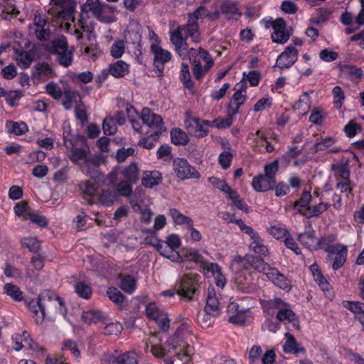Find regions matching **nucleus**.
<instances>
[{"instance_id":"nucleus-39","label":"nucleus","mask_w":364,"mask_h":364,"mask_svg":"<svg viewBox=\"0 0 364 364\" xmlns=\"http://www.w3.org/2000/svg\"><path fill=\"white\" fill-rule=\"evenodd\" d=\"M79 187H80V190L81 193L84 196H86L87 197V198H86L84 196V198L87 200V202L89 204H92V200L91 199V197L93 196L96 192L95 186L92 183H90L89 181H85L82 182L80 184Z\"/></svg>"},{"instance_id":"nucleus-61","label":"nucleus","mask_w":364,"mask_h":364,"mask_svg":"<svg viewBox=\"0 0 364 364\" xmlns=\"http://www.w3.org/2000/svg\"><path fill=\"white\" fill-rule=\"evenodd\" d=\"M111 55L115 58H120L124 52V43L123 41H118L113 43L111 47Z\"/></svg>"},{"instance_id":"nucleus-33","label":"nucleus","mask_w":364,"mask_h":364,"mask_svg":"<svg viewBox=\"0 0 364 364\" xmlns=\"http://www.w3.org/2000/svg\"><path fill=\"white\" fill-rule=\"evenodd\" d=\"M124 178L130 183H135L139 179V169L136 164H131L122 171Z\"/></svg>"},{"instance_id":"nucleus-27","label":"nucleus","mask_w":364,"mask_h":364,"mask_svg":"<svg viewBox=\"0 0 364 364\" xmlns=\"http://www.w3.org/2000/svg\"><path fill=\"white\" fill-rule=\"evenodd\" d=\"M218 316V315L203 309V311L198 312L197 321L201 328H208L213 326L215 318Z\"/></svg>"},{"instance_id":"nucleus-53","label":"nucleus","mask_w":364,"mask_h":364,"mask_svg":"<svg viewBox=\"0 0 364 364\" xmlns=\"http://www.w3.org/2000/svg\"><path fill=\"white\" fill-rule=\"evenodd\" d=\"M116 200V194L109 190H103L100 196V200L104 205H111Z\"/></svg>"},{"instance_id":"nucleus-9","label":"nucleus","mask_w":364,"mask_h":364,"mask_svg":"<svg viewBox=\"0 0 364 364\" xmlns=\"http://www.w3.org/2000/svg\"><path fill=\"white\" fill-rule=\"evenodd\" d=\"M186 114L187 117L184 123L188 133L198 138H203L207 136L209 130L200 122V119L191 117L188 112Z\"/></svg>"},{"instance_id":"nucleus-13","label":"nucleus","mask_w":364,"mask_h":364,"mask_svg":"<svg viewBox=\"0 0 364 364\" xmlns=\"http://www.w3.org/2000/svg\"><path fill=\"white\" fill-rule=\"evenodd\" d=\"M228 311L230 314L228 321L235 325H243L247 321L248 311L240 309L238 304L231 302L228 306Z\"/></svg>"},{"instance_id":"nucleus-41","label":"nucleus","mask_w":364,"mask_h":364,"mask_svg":"<svg viewBox=\"0 0 364 364\" xmlns=\"http://www.w3.org/2000/svg\"><path fill=\"white\" fill-rule=\"evenodd\" d=\"M23 247L28 248L31 252H38L41 249V242L33 237H23L21 240Z\"/></svg>"},{"instance_id":"nucleus-38","label":"nucleus","mask_w":364,"mask_h":364,"mask_svg":"<svg viewBox=\"0 0 364 364\" xmlns=\"http://www.w3.org/2000/svg\"><path fill=\"white\" fill-rule=\"evenodd\" d=\"M171 141L176 145H186L189 139L187 134L180 129H175L171 132Z\"/></svg>"},{"instance_id":"nucleus-51","label":"nucleus","mask_w":364,"mask_h":364,"mask_svg":"<svg viewBox=\"0 0 364 364\" xmlns=\"http://www.w3.org/2000/svg\"><path fill=\"white\" fill-rule=\"evenodd\" d=\"M121 289L125 292L132 293L136 287V280L132 276L127 275L121 281Z\"/></svg>"},{"instance_id":"nucleus-5","label":"nucleus","mask_w":364,"mask_h":364,"mask_svg":"<svg viewBox=\"0 0 364 364\" xmlns=\"http://www.w3.org/2000/svg\"><path fill=\"white\" fill-rule=\"evenodd\" d=\"M140 119L150 136H159L163 132L164 122L161 117L152 112L149 108L145 107L142 109Z\"/></svg>"},{"instance_id":"nucleus-32","label":"nucleus","mask_w":364,"mask_h":364,"mask_svg":"<svg viewBox=\"0 0 364 364\" xmlns=\"http://www.w3.org/2000/svg\"><path fill=\"white\" fill-rule=\"evenodd\" d=\"M312 197L309 191H305L302 193L300 199L296 201L294 204V208L297 210L299 213L304 215L305 209L309 208V203Z\"/></svg>"},{"instance_id":"nucleus-19","label":"nucleus","mask_w":364,"mask_h":364,"mask_svg":"<svg viewBox=\"0 0 364 364\" xmlns=\"http://www.w3.org/2000/svg\"><path fill=\"white\" fill-rule=\"evenodd\" d=\"M276 180H272L265 175H259L255 177L252 182L253 188L257 192H265L274 188Z\"/></svg>"},{"instance_id":"nucleus-40","label":"nucleus","mask_w":364,"mask_h":364,"mask_svg":"<svg viewBox=\"0 0 364 364\" xmlns=\"http://www.w3.org/2000/svg\"><path fill=\"white\" fill-rule=\"evenodd\" d=\"M6 127L9 129V132L17 136L22 135L28 130V126L24 122H14L12 121H9L6 123Z\"/></svg>"},{"instance_id":"nucleus-20","label":"nucleus","mask_w":364,"mask_h":364,"mask_svg":"<svg viewBox=\"0 0 364 364\" xmlns=\"http://www.w3.org/2000/svg\"><path fill=\"white\" fill-rule=\"evenodd\" d=\"M286 341L283 345V350L287 353H305L306 349L299 343L294 336L289 332H287L284 335Z\"/></svg>"},{"instance_id":"nucleus-8","label":"nucleus","mask_w":364,"mask_h":364,"mask_svg":"<svg viewBox=\"0 0 364 364\" xmlns=\"http://www.w3.org/2000/svg\"><path fill=\"white\" fill-rule=\"evenodd\" d=\"M271 26L274 30L271 35L274 43L284 44L289 39L291 33L287 28L286 22L283 18H278L272 21Z\"/></svg>"},{"instance_id":"nucleus-55","label":"nucleus","mask_w":364,"mask_h":364,"mask_svg":"<svg viewBox=\"0 0 364 364\" xmlns=\"http://www.w3.org/2000/svg\"><path fill=\"white\" fill-rule=\"evenodd\" d=\"M146 313L149 318L154 321L158 320L164 314L155 304H149L146 308Z\"/></svg>"},{"instance_id":"nucleus-7","label":"nucleus","mask_w":364,"mask_h":364,"mask_svg":"<svg viewBox=\"0 0 364 364\" xmlns=\"http://www.w3.org/2000/svg\"><path fill=\"white\" fill-rule=\"evenodd\" d=\"M173 168L177 177L181 180L199 178V172L189 164L186 159L177 158L173 161Z\"/></svg>"},{"instance_id":"nucleus-14","label":"nucleus","mask_w":364,"mask_h":364,"mask_svg":"<svg viewBox=\"0 0 364 364\" xmlns=\"http://www.w3.org/2000/svg\"><path fill=\"white\" fill-rule=\"evenodd\" d=\"M170 41L174 45L175 50L177 54L182 58H187L188 53V47L186 42V38H183L182 34L178 30H175L171 33Z\"/></svg>"},{"instance_id":"nucleus-64","label":"nucleus","mask_w":364,"mask_h":364,"mask_svg":"<svg viewBox=\"0 0 364 364\" xmlns=\"http://www.w3.org/2000/svg\"><path fill=\"white\" fill-rule=\"evenodd\" d=\"M87 156V153L85 149L82 148H74L71 150V154L70 156V159L77 163L80 160L85 159Z\"/></svg>"},{"instance_id":"nucleus-2","label":"nucleus","mask_w":364,"mask_h":364,"mask_svg":"<svg viewBox=\"0 0 364 364\" xmlns=\"http://www.w3.org/2000/svg\"><path fill=\"white\" fill-rule=\"evenodd\" d=\"M64 303L61 298L50 291L43 292L38 298L31 300L28 304V309L31 316L37 323L44 320L46 309H52L57 306L61 308Z\"/></svg>"},{"instance_id":"nucleus-37","label":"nucleus","mask_w":364,"mask_h":364,"mask_svg":"<svg viewBox=\"0 0 364 364\" xmlns=\"http://www.w3.org/2000/svg\"><path fill=\"white\" fill-rule=\"evenodd\" d=\"M104 318L103 314L99 310H89L84 311L82 315V321L86 323H97Z\"/></svg>"},{"instance_id":"nucleus-46","label":"nucleus","mask_w":364,"mask_h":364,"mask_svg":"<svg viewBox=\"0 0 364 364\" xmlns=\"http://www.w3.org/2000/svg\"><path fill=\"white\" fill-rule=\"evenodd\" d=\"M108 298L117 305H121L124 300V295L117 289L109 287L107 291Z\"/></svg>"},{"instance_id":"nucleus-47","label":"nucleus","mask_w":364,"mask_h":364,"mask_svg":"<svg viewBox=\"0 0 364 364\" xmlns=\"http://www.w3.org/2000/svg\"><path fill=\"white\" fill-rule=\"evenodd\" d=\"M102 129L106 135H113L117 132V127L112 117H107L103 120Z\"/></svg>"},{"instance_id":"nucleus-49","label":"nucleus","mask_w":364,"mask_h":364,"mask_svg":"<svg viewBox=\"0 0 364 364\" xmlns=\"http://www.w3.org/2000/svg\"><path fill=\"white\" fill-rule=\"evenodd\" d=\"M18 65L23 69H26L30 66L33 62L31 55L27 51L21 52L16 58Z\"/></svg>"},{"instance_id":"nucleus-63","label":"nucleus","mask_w":364,"mask_h":364,"mask_svg":"<svg viewBox=\"0 0 364 364\" xmlns=\"http://www.w3.org/2000/svg\"><path fill=\"white\" fill-rule=\"evenodd\" d=\"M147 137H143L141 139L138 145L142 146L146 149H151L155 146V143L156 142L159 136H150L149 134H146Z\"/></svg>"},{"instance_id":"nucleus-43","label":"nucleus","mask_w":364,"mask_h":364,"mask_svg":"<svg viewBox=\"0 0 364 364\" xmlns=\"http://www.w3.org/2000/svg\"><path fill=\"white\" fill-rule=\"evenodd\" d=\"M27 220H29L31 223L41 228H46L48 224L46 217L38 212L28 213Z\"/></svg>"},{"instance_id":"nucleus-16","label":"nucleus","mask_w":364,"mask_h":364,"mask_svg":"<svg viewBox=\"0 0 364 364\" xmlns=\"http://www.w3.org/2000/svg\"><path fill=\"white\" fill-rule=\"evenodd\" d=\"M176 30H178L180 33L182 35L183 32H184L186 34V38H191L193 43H198L201 40L198 22L192 21H191V19L189 18L188 20V23L186 25L178 26Z\"/></svg>"},{"instance_id":"nucleus-10","label":"nucleus","mask_w":364,"mask_h":364,"mask_svg":"<svg viewBox=\"0 0 364 364\" xmlns=\"http://www.w3.org/2000/svg\"><path fill=\"white\" fill-rule=\"evenodd\" d=\"M103 360L109 364H139V356L134 350H130L120 355L105 354Z\"/></svg>"},{"instance_id":"nucleus-21","label":"nucleus","mask_w":364,"mask_h":364,"mask_svg":"<svg viewBox=\"0 0 364 364\" xmlns=\"http://www.w3.org/2000/svg\"><path fill=\"white\" fill-rule=\"evenodd\" d=\"M332 255H335L332 267L334 270L340 269L345 263L347 257V248L346 246L336 245L332 247L331 251Z\"/></svg>"},{"instance_id":"nucleus-54","label":"nucleus","mask_w":364,"mask_h":364,"mask_svg":"<svg viewBox=\"0 0 364 364\" xmlns=\"http://www.w3.org/2000/svg\"><path fill=\"white\" fill-rule=\"evenodd\" d=\"M46 92L55 100H59L63 95V92L59 85L55 82H49L46 87Z\"/></svg>"},{"instance_id":"nucleus-60","label":"nucleus","mask_w":364,"mask_h":364,"mask_svg":"<svg viewBox=\"0 0 364 364\" xmlns=\"http://www.w3.org/2000/svg\"><path fill=\"white\" fill-rule=\"evenodd\" d=\"M360 126L354 121H350L344 127V131L348 137H353L358 132H360Z\"/></svg>"},{"instance_id":"nucleus-15","label":"nucleus","mask_w":364,"mask_h":364,"mask_svg":"<svg viewBox=\"0 0 364 364\" xmlns=\"http://www.w3.org/2000/svg\"><path fill=\"white\" fill-rule=\"evenodd\" d=\"M267 277L275 286L286 291L291 289L290 281L276 268L272 267L270 271L267 272Z\"/></svg>"},{"instance_id":"nucleus-58","label":"nucleus","mask_w":364,"mask_h":364,"mask_svg":"<svg viewBox=\"0 0 364 364\" xmlns=\"http://www.w3.org/2000/svg\"><path fill=\"white\" fill-rule=\"evenodd\" d=\"M208 16V11L204 6H200L193 13L188 14V18L191 21L197 22L198 19H203Z\"/></svg>"},{"instance_id":"nucleus-12","label":"nucleus","mask_w":364,"mask_h":364,"mask_svg":"<svg viewBox=\"0 0 364 364\" xmlns=\"http://www.w3.org/2000/svg\"><path fill=\"white\" fill-rule=\"evenodd\" d=\"M151 50L154 55V65L157 69L158 75L162 76L164 65L171 60V54L169 51L163 49L157 45H152Z\"/></svg>"},{"instance_id":"nucleus-24","label":"nucleus","mask_w":364,"mask_h":364,"mask_svg":"<svg viewBox=\"0 0 364 364\" xmlns=\"http://www.w3.org/2000/svg\"><path fill=\"white\" fill-rule=\"evenodd\" d=\"M50 4L58 14L60 13L70 14L74 11V0H50Z\"/></svg>"},{"instance_id":"nucleus-57","label":"nucleus","mask_w":364,"mask_h":364,"mask_svg":"<svg viewBox=\"0 0 364 364\" xmlns=\"http://www.w3.org/2000/svg\"><path fill=\"white\" fill-rule=\"evenodd\" d=\"M14 211L18 216L24 217V220L28 219V213H32L30 211L28 204L26 201L18 203L14 207Z\"/></svg>"},{"instance_id":"nucleus-34","label":"nucleus","mask_w":364,"mask_h":364,"mask_svg":"<svg viewBox=\"0 0 364 364\" xmlns=\"http://www.w3.org/2000/svg\"><path fill=\"white\" fill-rule=\"evenodd\" d=\"M329 206L330 204L324 203L310 206L309 208L305 209V211H304V216L308 218L318 217L320 214L325 212Z\"/></svg>"},{"instance_id":"nucleus-45","label":"nucleus","mask_w":364,"mask_h":364,"mask_svg":"<svg viewBox=\"0 0 364 364\" xmlns=\"http://www.w3.org/2000/svg\"><path fill=\"white\" fill-rule=\"evenodd\" d=\"M180 77L181 82L184 84L186 87L188 89L193 88V83L191 78V74L188 64L182 63Z\"/></svg>"},{"instance_id":"nucleus-44","label":"nucleus","mask_w":364,"mask_h":364,"mask_svg":"<svg viewBox=\"0 0 364 364\" xmlns=\"http://www.w3.org/2000/svg\"><path fill=\"white\" fill-rule=\"evenodd\" d=\"M336 143V139L333 137H326L321 141L316 143L311 149V152L315 154L320 151H324Z\"/></svg>"},{"instance_id":"nucleus-62","label":"nucleus","mask_w":364,"mask_h":364,"mask_svg":"<svg viewBox=\"0 0 364 364\" xmlns=\"http://www.w3.org/2000/svg\"><path fill=\"white\" fill-rule=\"evenodd\" d=\"M35 33L36 38L41 41H47L50 38L51 31L49 26L41 28H36Z\"/></svg>"},{"instance_id":"nucleus-3","label":"nucleus","mask_w":364,"mask_h":364,"mask_svg":"<svg viewBox=\"0 0 364 364\" xmlns=\"http://www.w3.org/2000/svg\"><path fill=\"white\" fill-rule=\"evenodd\" d=\"M187 58L193 65V74L196 80H200L213 66L214 61L208 50L200 47L190 48Z\"/></svg>"},{"instance_id":"nucleus-36","label":"nucleus","mask_w":364,"mask_h":364,"mask_svg":"<svg viewBox=\"0 0 364 364\" xmlns=\"http://www.w3.org/2000/svg\"><path fill=\"white\" fill-rule=\"evenodd\" d=\"M170 215L176 225H185L186 228L189 226L193 220L190 217L183 215L179 210L175 208L170 209Z\"/></svg>"},{"instance_id":"nucleus-25","label":"nucleus","mask_w":364,"mask_h":364,"mask_svg":"<svg viewBox=\"0 0 364 364\" xmlns=\"http://www.w3.org/2000/svg\"><path fill=\"white\" fill-rule=\"evenodd\" d=\"M298 240L304 247L310 250L317 249L319 245V242L315 237L314 230L299 234Z\"/></svg>"},{"instance_id":"nucleus-35","label":"nucleus","mask_w":364,"mask_h":364,"mask_svg":"<svg viewBox=\"0 0 364 364\" xmlns=\"http://www.w3.org/2000/svg\"><path fill=\"white\" fill-rule=\"evenodd\" d=\"M4 291L14 301H21L23 299V292L13 284L9 283L4 286Z\"/></svg>"},{"instance_id":"nucleus-56","label":"nucleus","mask_w":364,"mask_h":364,"mask_svg":"<svg viewBox=\"0 0 364 364\" xmlns=\"http://www.w3.org/2000/svg\"><path fill=\"white\" fill-rule=\"evenodd\" d=\"M62 350H70L72 353L73 355L76 358H78L80 357V352L78 349V347H77L76 343L74 341H72L70 339L65 341L62 346Z\"/></svg>"},{"instance_id":"nucleus-30","label":"nucleus","mask_w":364,"mask_h":364,"mask_svg":"<svg viewBox=\"0 0 364 364\" xmlns=\"http://www.w3.org/2000/svg\"><path fill=\"white\" fill-rule=\"evenodd\" d=\"M249 249L259 257H265L269 255V250L264 245L263 240L260 237L249 245Z\"/></svg>"},{"instance_id":"nucleus-18","label":"nucleus","mask_w":364,"mask_h":364,"mask_svg":"<svg viewBox=\"0 0 364 364\" xmlns=\"http://www.w3.org/2000/svg\"><path fill=\"white\" fill-rule=\"evenodd\" d=\"M277 318L284 323H291L297 331L300 329L299 321L293 311L289 308H281L277 314Z\"/></svg>"},{"instance_id":"nucleus-26","label":"nucleus","mask_w":364,"mask_h":364,"mask_svg":"<svg viewBox=\"0 0 364 364\" xmlns=\"http://www.w3.org/2000/svg\"><path fill=\"white\" fill-rule=\"evenodd\" d=\"M129 65L123 60H117L109 66L108 73L115 77H122L129 73Z\"/></svg>"},{"instance_id":"nucleus-28","label":"nucleus","mask_w":364,"mask_h":364,"mask_svg":"<svg viewBox=\"0 0 364 364\" xmlns=\"http://www.w3.org/2000/svg\"><path fill=\"white\" fill-rule=\"evenodd\" d=\"M204 309L215 314V315H220V310L219 307V301L213 290L208 291V295L206 299V304Z\"/></svg>"},{"instance_id":"nucleus-50","label":"nucleus","mask_w":364,"mask_h":364,"mask_svg":"<svg viewBox=\"0 0 364 364\" xmlns=\"http://www.w3.org/2000/svg\"><path fill=\"white\" fill-rule=\"evenodd\" d=\"M64 100L63 105L66 109H70L73 106V102L75 101L79 95L77 92L71 90H65L64 92Z\"/></svg>"},{"instance_id":"nucleus-22","label":"nucleus","mask_w":364,"mask_h":364,"mask_svg":"<svg viewBox=\"0 0 364 364\" xmlns=\"http://www.w3.org/2000/svg\"><path fill=\"white\" fill-rule=\"evenodd\" d=\"M221 13L225 15L228 20L238 19L242 13L239 11L235 2L226 1L221 6Z\"/></svg>"},{"instance_id":"nucleus-23","label":"nucleus","mask_w":364,"mask_h":364,"mask_svg":"<svg viewBox=\"0 0 364 364\" xmlns=\"http://www.w3.org/2000/svg\"><path fill=\"white\" fill-rule=\"evenodd\" d=\"M246 100V95L242 94L241 90H236L233 94L228 105V112L230 115H235L238 113L240 105Z\"/></svg>"},{"instance_id":"nucleus-1","label":"nucleus","mask_w":364,"mask_h":364,"mask_svg":"<svg viewBox=\"0 0 364 364\" xmlns=\"http://www.w3.org/2000/svg\"><path fill=\"white\" fill-rule=\"evenodd\" d=\"M115 11V6L102 3L99 0H86L85 3L81 6V14L77 21V28L74 30V34L77 39L82 38L81 30L86 32L90 31L86 22L89 12H91L98 21L109 23L116 20Z\"/></svg>"},{"instance_id":"nucleus-52","label":"nucleus","mask_w":364,"mask_h":364,"mask_svg":"<svg viewBox=\"0 0 364 364\" xmlns=\"http://www.w3.org/2000/svg\"><path fill=\"white\" fill-rule=\"evenodd\" d=\"M123 327L119 322H113L107 324L104 328V333L107 336H117L121 333Z\"/></svg>"},{"instance_id":"nucleus-17","label":"nucleus","mask_w":364,"mask_h":364,"mask_svg":"<svg viewBox=\"0 0 364 364\" xmlns=\"http://www.w3.org/2000/svg\"><path fill=\"white\" fill-rule=\"evenodd\" d=\"M246 261L247 269L252 267L258 272L265 274L266 276L267 272H269L272 268L269 264L264 261L263 257H256L253 255L247 254Z\"/></svg>"},{"instance_id":"nucleus-42","label":"nucleus","mask_w":364,"mask_h":364,"mask_svg":"<svg viewBox=\"0 0 364 364\" xmlns=\"http://www.w3.org/2000/svg\"><path fill=\"white\" fill-rule=\"evenodd\" d=\"M75 291L79 296L85 299H90L92 292L91 287L84 282H77L75 285Z\"/></svg>"},{"instance_id":"nucleus-4","label":"nucleus","mask_w":364,"mask_h":364,"mask_svg":"<svg viewBox=\"0 0 364 364\" xmlns=\"http://www.w3.org/2000/svg\"><path fill=\"white\" fill-rule=\"evenodd\" d=\"M46 50L56 56V60L60 65L67 68L73 61V48H69L66 38L60 36L51 41L46 46Z\"/></svg>"},{"instance_id":"nucleus-59","label":"nucleus","mask_w":364,"mask_h":364,"mask_svg":"<svg viewBox=\"0 0 364 364\" xmlns=\"http://www.w3.org/2000/svg\"><path fill=\"white\" fill-rule=\"evenodd\" d=\"M134 149L132 147L119 149L117 151L116 159L119 163L123 162L128 156L134 155Z\"/></svg>"},{"instance_id":"nucleus-11","label":"nucleus","mask_w":364,"mask_h":364,"mask_svg":"<svg viewBox=\"0 0 364 364\" xmlns=\"http://www.w3.org/2000/svg\"><path fill=\"white\" fill-rule=\"evenodd\" d=\"M297 58L298 50L294 46H289L278 56L277 66L281 69L289 68L296 62Z\"/></svg>"},{"instance_id":"nucleus-29","label":"nucleus","mask_w":364,"mask_h":364,"mask_svg":"<svg viewBox=\"0 0 364 364\" xmlns=\"http://www.w3.org/2000/svg\"><path fill=\"white\" fill-rule=\"evenodd\" d=\"M161 174L159 171L146 173L141 180V183L146 188H151L159 185L161 181Z\"/></svg>"},{"instance_id":"nucleus-6","label":"nucleus","mask_w":364,"mask_h":364,"mask_svg":"<svg viewBox=\"0 0 364 364\" xmlns=\"http://www.w3.org/2000/svg\"><path fill=\"white\" fill-rule=\"evenodd\" d=\"M198 276L196 274L190 273L184 274L180 281L176 284L177 294L188 299H193V295L196 294Z\"/></svg>"},{"instance_id":"nucleus-48","label":"nucleus","mask_w":364,"mask_h":364,"mask_svg":"<svg viewBox=\"0 0 364 364\" xmlns=\"http://www.w3.org/2000/svg\"><path fill=\"white\" fill-rule=\"evenodd\" d=\"M343 306L354 314H364V304L360 301H343Z\"/></svg>"},{"instance_id":"nucleus-31","label":"nucleus","mask_w":364,"mask_h":364,"mask_svg":"<svg viewBox=\"0 0 364 364\" xmlns=\"http://www.w3.org/2000/svg\"><path fill=\"white\" fill-rule=\"evenodd\" d=\"M294 109H297L299 113L301 115L307 114L310 109V97L309 93L305 92L303 93L301 98L294 105Z\"/></svg>"}]
</instances>
